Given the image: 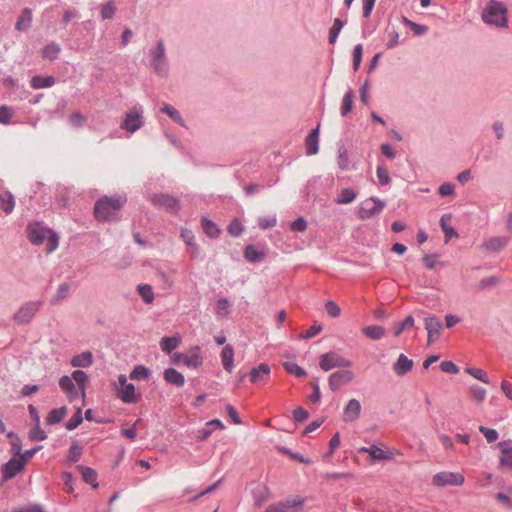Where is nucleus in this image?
Listing matches in <instances>:
<instances>
[{
    "label": "nucleus",
    "instance_id": "1",
    "mask_svg": "<svg viewBox=\"0 0 512 512\" xmlns=\"http://www.w3.org/2000/svg\"><path fill=\"white\" fill-rule=\"evenodd\" d=\"M127 198L122 194L100 197L94 205V216L99 222L116 221Z\"/></svg>",
    "mask_w": 512,
    "mask_h": 512
},
{
    "label": "nucleus",
    "instance_id": "2",
    "mask_svg": "<svg viewBox=\"0 0 512 512\" xmlns=\"http://www.w3.org/2000/svg\"><path fill=\"white\" fill-rule=\"evenodd\" d=\"M27 237L34 245H41L46 242V252L52 253L59 246L58 235L50 228L40 223H30L27 226Z\"/></svg>",
    "mask_w": 512,
    "mask_h": 512
},
{
    "label": "nucleus",
    "instance_id": "3",
    "mask_svg": "<svg viewBox=\"0 0 512 512\" xmlns=\"http://www.w3.org/2000/svg\"><path fill=\"white\" fill-rule=\"evenodd\" d=\"M507 8L498 0H490L482 12V20L487 25L508 27Z\"/></svg>",
    "mask_w": 512,
    "mask_h": 512
},
{
    "label": "nucleus",
    "instance_id": "4",
    "mask_svg": "<svg viewBox=\"0 0 512 512\" xmlns=\"http://www.w3.org/2000/svg\"><path fill=\"white\" fill-rule=\"evenodd\" d=\"M386 202L377 197H369L358 206L357 215L361 220H367L381 214Z\"/></svg>",
    "mask_w": 512,
    "mask_h": 512
},
{
    "label": "nucleus",
    "instance_id": "5",
    "mask_svg": "<svg viewBox=\"0 0 512 512\" xmlns=\"http://www.w3.org/2000/svg\"><path fill=\"white\" fill-rule=\"evenodd\" d=\"M143 126L142 110L137 107L131 108L124 116L121 128L134 133Z\"/></svg>",
    "mask_w": 512,
    "mask_h": 512
},
{
    "label": "nucleus",
    "instance_id": "6",
    "mask_svg": "<svg viewBox=\"0 0 512 512\" xmlns=\"http://www.w3.org/2000/svg\"><path fill=\"white\" fill-rule=\"evenodd\" d=\"M118 383L117 394L124 403H136L139 400L140 397L136 394L135 386L127 382L125 375H119Z\"/></svg>",
    "mask_w": 512,
    "mask_h": 512
},
{
    "label": "nucleus",
    "instance_id": "7",
    "mask_svg": "<svg viewBox=\"0 0 512 512\" xmlns=\"http://www.w3.org/2000/svg\"><path fill=\"white\" fill-rule=\"evenodd\" d=\"M354 379V373L351 370H337L328 378V386L335 392L341 387L349 384Z\"/></svg>",
    "mask_w": 512,
    "mask_h": 512
},
{
    "label": "nucleus",
    "instance_id": "8",
    "mask_svg": "<svg viewBox=\"0 0 512 512\" xmlns=\"http://www.w3.org/2000/svg\"><path fill=\"white\" fill-rule=\"evenodd\" d=\"M464 481L465 478L462 474L453 472H439L432 479V483L439 487L447 485L461 486Z\"/></svg>",
    "mask_w": 512,
    "mask_h": 512
},
{
    "label": "nucleus",
    "instance_id": "9",
    "mask_svg": "<svg viewBox=\"0 0 512 512\" xmlns=\"http://www.w3.org/2000/svg\"><path fill=\"white\" fill-rule=\"evenodd\" d=\"M304 501L305 499L299 496L287 498L284 501L269 505L265 512H294L304 503Z\"/></svg>",
    "mask_w": 512,
    "mask_h": 512
},
{
    "label": "nucleus",
    "instance_id": "10",
    "mask_svg": "<svg viewBox=\"0 0 512 512\" xmlns=\"http://www.w3.org/2000/svg\"><path fill=\"white\" fill-rule=\"evenodd\" d=\"M351 362L336 352L322 354V370L328 371L337 367H349Z\"/></svg>",
    "mask_w": 512,
    "mask_h": 512
},
{
    "label": "nucleus",
    "instance_id": "11",
    "mask_svg": "<svg viewBox=\"0 0 512 512\" xmlns=\"http://www.w3.org/2000/svg\"><path fill=\"white\" fill-rule=\"evenodd\" d=\"M42 302L33 301L24 304L14 315V320L17 323L24 324L31 321L35 313L40 309Z\"/></svg>",
    "mask_w": 512,
    "mask_h": 512
},
{
    "label": "nucleus",
    "instance_id": "12",
    "mask_svg": "<svg viewBox=\"0 0 512 512\" xmlns=\"http://www.w3.org/2000/svg\"><path fill=\"white\" fill-rule=\"evenodd\" d=\"M151 201L154 205L162 207L170 212H176L180 208L179 201L166 194L154 195Z\"/></svg>",
    "mask_w": 512,
    "mask_h": 512
},
{
    "label": "nucleus",
    "instance_id": "13",
    "mask_svg": "<svg viewBox=\"0 0 512 512\" xmlns=\"http://www.w3.org/2000/svg\"><path fill=\"white\" fill-rule=\"evenodd\" d=\"M424 322H425V329L427 330V333H428V342L432 343L436 339H438V337L440 335V331L443 326L442 322L440 321L439 318H437L434 315L426 317Z\"/></svg>",
    "mask_w": 512,
    "mask_h": 512
},
{
    "label": "nucleus",
    "instance_id": "14",
    "mask_svg": "<svg viewBox=\"0 0 512 512\" xmlns=\"http://www.w3.org/2000/svg\"><path fill=\"white\" fill-rule=\"evenodd\" d=\"M24 466V461L21 460L19 456L10 459L2 468L3 479L5 481L12 479Z\"/></svg>",
    "mask_w": 512,
    "mask_h": 512
},
{
    "label": "nucleus",
    "instance_id": "15",
    "mask_svg": "<svg viewBox=\"0 0 512 512\" xmlns=\"http://www.w3.org/2000/svg\"><path fill=\"white\" fill-rule=\"evenodd\" d=\"M512 440L502 441L498 443V447L501 450L499 457V467L512 470V447L510 444Z\"/></svg>",
    "mask_w": 512,
    "mask_h": 512
},
{
    "label": "nucleus",
    "instance_id": "16",
    "mask_svg": "<svg viewBox=\"0 0 512 512\" xmlns=\"http://www.w3.org/2000/svg\"><path fill=\"white\" fill-rule=\"evenodd\" d=\"M361 404L357 399H351L344 407L342 419L346 423H351L359 418Z\"/></svg>",
    "mask_w": 512,
    "mask_h": 512
},
{
    "label": "nucleus",
    "instance_id": "17",
    "mask_svg": "<svg viewBox=\"0 0 512 512\" xmlns=\"http://www.w3.org/2000/svg\"><path fill=\"white\" fill-rule=\"evenodd\" d=\"M270 367L267 364H260L250 372V381L254 384H264L269 379Z\"/></svg>",
    "mask_w": 512,
    "mask_h": 512
},
{
    "label": "nucleus",
    "instance_id": "18",
    "mask_svg": "<svg viewBox=\"0 0 512 512\" xmlns=\"http://www.w3.org/2000/svg\"><path fill=\"white\" fill-rule=\"evenodd\" d=\"M413 361L405 354H400L396 362L393 364V371L397 376H404L413 368Z\"/></svg>",
    "mask_w": 512,
    "mask_h": 512
},
{
    "label": "nucleus",
    "instance_id": "19",
    "mask_svg": "<svg viewBox=\"0 0 512 512\" xmlns=\"http://www.w3.org/2000/svg\"><path fill=\"white\" fill-rule=\"evenodd\" d=\"M154 69L161 73L165 68V48L163 41L157 43L156 49L152 52Z\"/></svg>",
    "mask_w": 512,
    "mask_h": 512
},
{
    "label": "nucleus",
    "instance_id": "20",
    "mask_svg": "<svg viewBox=\"0 0 512 512\" xmlns=\"http://www.w3.org/2000/svg\"><path fill=\"white\" fill-rule=\"evenodd\" d=\"M508 244V238L507 237H492L486 240L482 247L489 252H500L502 251Z\"/></svg>",
    "mask_w": 512,
    "mask_h": 512
},
{
    "label": "nucleus",
    "instance_id": "21",
    "mask_svg": "<svg viewBox=\"0 0 512 512\" xmlns=\"http://www.w3.org/2000/svg\"><path fill=\"white\" fill-rule=\"evenodd\" d=\"M178 361L189 367H198L202 364V358L200 356V348L195 347L192 350L191 355H179Z\"/></svg>",
    "mask_w": 512,
    "mask_h": 512
},
{
    "label": "nucleus",
    "instance_id": "22",
    "mask_svg": "<svg viewBox=\"0 0 512 512\" xmlns=\"http://www.w3.org/2000/svg\"><path fill=\"white\" fill-rule=\"evenodd\" d=\"M32 23V10L30 8H24L21 11L16 23L15 29L18 31H27Z\"/></svg>",
    "mask_w": 512,
    "mask_h": 512
},
{
    "label": "nucleus",
    "instance_id": "23",
    "mask_svg": "<svg viewBox=\"0 0 512 512\" xmlns=\"http://www.w3.org/2000/svg\"><path fill=\"white\" fill-rule=\"evenodd\" d=\"M76 469L80 472L86 483L90 484L94 489L98 487L97 472L94 469L83 465L76 466Z\"/></svg>",
    "mask_w": 512,
    "mask_h": 512
},
{
    "label": "nucleus",
    "instance_id": "24",
    "mask_svg": "<svg viewBox=\"0 0 512 512\" xmlns=\"http://www.w3.org/2000/svg\"><path fill=\"white\" fill-rule=\"evenodd\" d=\"M320 129V123L312 130V132L306 138V152L308 155H313L318 152V131Z\"/></svg>",
    "mask_w": 512,
    "mask_h": 512
},
{
    "label": "nucleus",
    "instance_id": "25",
    "mask_svg": "<svg viewBox=\"0 0 512 512\" xmlns=\"http://www.w3.org/2000/svg\"><path fill=\"white\" fill-rule=\"evenodd\" d=\"M164 379L177 387H182L185 383L184 376L174 368H168L164 371Z\"/></svg>",
    "mask_w": 512,
    "mask_h": 512
},
{
    "label": "nucleus",
    "instance_id": "26",
    "mask_svg": "<svg viewBox=\"0 0 512 512\" xmlns=\"http://www.w3.org/2000/svg\"><path fill=\"white\" fill-rule=\"evenodd\" d=\"M221 361L224 369L231 372L234 367V350L231 346L227 345L221 352Z\"/></svg>",
    "mask_w": 512,
    "mask_h": 512
},
{
    "label": "nucleus",
    "instance_id": "27",
    "mask_svg": "<svg viewBox=\"0 0 512 512\" xmlns=\"http://www.w3.org/2000/svg\"><path fill=\"white\" fill-rule=\"evenodd\" d=\"M450 214H444L440 219V226L445 235V241L448 242L452 237H458V232L455 228L449 225L448 221L451 220Z\"/></svg>",
    "mask_w": 512,
    "mask_h": 512
},
{
    "label": "nucleus",
    "instance_id": "28",
    "mask_svg": "<svg viewBox=\"0 0 512 512\" xmlns=\"http://www.w3.org/2000/svg\"><path fill=\"white\" fill-rule=\"evenodd\" d=\"M67 415V408L65 406L51 410L46 418L48 425H54L61 422Z\"/></svg>",
    "mask_w": 512,
    "mask_h": 512
},
{
    "label": "nucleus",
    "instance_id": "29",
    "mask_svg": "<svg viewBox=\"0 0 512 512\" xmlns=\"http://www.w3.org/2000/svg\"><path fill=\"white\" fill-rule=\"evenodd\" d=\"M362 332L366 337L372 340H379L385 335V329L380 325L366 326L362 329Z\"/></svg>",
    "mask_w": 512,
    "mask_h": 512
},
{
    "label": "nucleus",
    "instance_id": "30",
    "mask_svg": "<svg viewBox=\"0 0 512 512\" xmlns=\"http://www.w3.org/2000/svg\"><path fill=\"white\" fill-rule=\"evenodd\" d=\"M357 197V193L352 188H343L335 198L337 204H349Z\"/></svg>",
    "mask_w": 512,
    "mask_h": 512
},
{
    "label": "nucleus",
    "instance_id": "31",
    "mask_svg": "<svg viewBox=\"0 0 512 512\" xmlns=\"http://www.w3.org/2000/svg\"><path fill=\"white\" fill-rule=\"evenodd\" d=\"M338 166L341 170H347L349 165L348 151L343 141L337 142Z\"/></svg>",
    "mask_w": 512,
    "mask_h": 512
},
{
    "label": "nucleus",
    "instance_id": "32",
    "mask_svg": "<svg viewBox=\"0 0 512 512\" xmlns=\"http://www.w3.org/2000/svg\"><path fill=\"white\" fill-rule=\"evenodd\" d=\"M361 451L369 453L374 460H389L392 459L391 455H388L384 450L379 448L377 445H371L370 447L361 448Z\"/></svg>",
    "mask_w": 512,
    "mask_h": 512
},
{
    "label": "nucleus",
    "instance_id": "33",
    "mask_svg": "<svg viewBox=\"0 0 512 512\" xmlns=\"http://www.w3.org/2000/svg\"><path fill=\"white\" fill-rule=\"evenodd\" d=\"M181 339L180 337H164L161 339L160 347L163 352L171 353L180 345Z\"/></svg>",
    "mask_w": 512,
    "mask_h": 512
},
{
    "label": "nucleus",
    "instance_id": "34",
    "mask_svg": "<svg viewBox=\"0 0 512 512\" xmlns=\"http://www.w3.org/2000/svg\"><path fill=\"white\" fill-rule=\"evenodd\" d=\"M55 83V79L52 76L42 77V76H34L31 79V86L34 89L48 88L53 86Z\"/></svg>",
    "mask_w": 512,
    "mask_h": 512
},
{
    "label": "nucleus",
    "instance_id": "35",
    "mask_svg": "<svg viewBox=\"0 0 512 512\" xmlns=\"http://www.w3.org/2000/svg\"><path fill=\"white\" fill-rule=\"evenodd\" d=\"M253 496L255 500V504L257 506H262L264 502L268 500L269 491L265 485H257L253 490Z\"/></svg>",
    "mask_w": 512,
    "mask_h": 512
},
{
    "label": "nucleus",
    "instance_id": "36",
    "mask_svg": "<svg viewBox=\"0 0 512 512\" xmlns=\"http://www.w3.org/2000/svg\"><path fill=\"white\" fill-rule=\"evenodd\" d=\"M71 364L73 367H89L92 364V354L90 352L81 353L73 357Z\"/></svg>",
    "mask_w": 512,
    "mask_h": 512
},
{
    "label": "nucleus",
    "instance_id": "37",
    "mask_svg": "<svg viewBox=\"0 0 512 512\" xmlns=\"http://www.w3.org/2000/svg\"><path fill=\"white\" fill-rule=\"evenodd\" d=\"M15 206V200L12 194L9 192H5L3 194H0V208L6 212L10 213L13 211Z\"/></svg>",
    "mask_w": 512,
    "mask_h": 512
},
{
    "label": "nucleus",
    "instance_id": "38",
    "mask_svg": "<svg viewBox=\"0 0 512 512\" xmlns=\"http://www.w3.org/2000/svg\"><path fill=\"white\" fill-rule=\"evenodd\" d=\"M137 291L145 303L150 304L153 302L154 292H153V288L151 285H149V284L138 285Z\"/></svg>",
    "mask_w": 512,
    "mask_h": 512
},
{
    "label": "nucleus",
    "instance_id": "39",
    "mask_svg": "<svg viewBox=\"0 0 512 512\" xmlns=\"http://www.w3.org/2000/svg\"><path fill=\"white\" fill-rule=\"evenodd\" d=\"M244 256L250 262H259L264 259L265 254L258 251L253 245H249L245 249Z\"/></svg>",
    "mask_w": 512,
    "mask_h": 512
},
{
    "label": "nucleus",
    "instance_id": "40",
    "mask_svg": "<svg viewBox=\"0 0 512 512\" xmlns=\"http://www.w3.org/2000/svg\"><path fill=\"white\" fill-rule=\"evenodd\" d=\"M70 292V285L67 283H62L58 286L55 295L51 299L52 304H57L61 300L65 299Z\"/></svg>",
    "mask_w": 512,
    "mask_h": 512
},
{
    "label": "nucleus",
    "instance_id": "41",
    "mask_svg": "<svg viewBox=\"0 0 512 512\" xmlns=\"http://www.w3.org/2000/svg\"><path fill=\"white\" fill-rule=\"evenodd\" d=\"M60 51L61 47L58 44L51 43L43 48L42 55L46 59L54 60L58 57Z\"/></svg>",
    "mask_w": 512,
    "mask_h": 512
},
{
    "label": "nucleus",
    "instance_id": "42",
    "mask_svg": "<svg viewBox=\"0 0 512 512\" xmlns=\"http://www.w3.org/2000/svg\"><path fill=\"white\" fill-rule=\"evenodd\" d=\"M116 5L114 1H108L101 5L100 14L103 20L111 19L116 13Z\"/></svg>",
    "mask_w": 512,
    "mask_h": 512
},
{
    "label": "nucleus",
    "instance_id": "43",
    "mask_svg": "<svg viewBox=\"0 0 512 512\" xmlns=\"http://www.w3.org/2000/svg\"><path fill=\"white\" fill-rule=\"evenodd\" d=\"M150 376V371L143 365L136 366L130 373L131 380H146Z\"/></svg>",
    "mask_w": 512,
    "mask_h": 512
},
{
    "label": "nucleus",
    "instance_id": "44",
    "mask_svg": "<svg viewBox=\"0 0 512 512\" xmlns=\"http://www.w3.org/2000/svg\"><path fill=\"white\" fill-rule=\"evenodd\" d=\"M353 98L354 95L352 90H349L344 94L342 105L340 108L342 116H346L351 111L353 105Z\"/></svg>",
    "mask_w": 512,
    "mask_h": 512
},
{
    "label": "nucleus",
    "instance_id": "45",
    "mask_svg": "<svg viewBox=\"0 0 512 512\" xmlns=\"http://www.w3.org/2000/svg\"><path fill=\"white\" fill-rule=\"evenodd\" d=\"M344 24L345 23L339 18H336L334 20L333 26L331 27V29L329 31V43L330 44H334L336 42L338 35L341 32Z\"/></svg>",
    "mask_w": 512,
    "mask_h": 512
},
{
    "label": "nucleus",
    "instance_id": "46",
    "mask_svg": "<svg viewBox=\"0 0 512 512\" xmlns=\"http://www.w3.org/2000/svg\"><path fill=\"white\" fill-rule=\"evenodd\" d=\"M465 372L469 375H471L472 377H474L475 379L485 383V384H489L490 383V380L487 376V373L482 370V369H479V368H473V367H467L465 369Z\"/></svg>",
    "mask_w": 512,
    "mask_h": 512
},
{
    "label": "nucleus",
    "instance_id": "47",
    "mask_svg": "<svg viewBox=\"0 0 512 512\" xmlns=\"http://www.w3.org/2000/svg\"><path fill=\"white\" fill-rule=\"evenodd\" d=\"M415 320L413 316H407L402 322L397 323L394 326V335L399 336L405 329L412 328L414 326Z\"/></svg>",
    "mask_w": 512,
    "mask_h": 512
},
{
    "label": "nucleus",
    "instance_id": "48",
    "mask_svg": "<svg viewBox=\"0 0 512 512\" xmlns=\"http://www.w3.org/2000/svg\"><path fill=\"white\" fill-rule=\"evenodd\" d=\"M376 175L378 183L382 186L389 185L391 183V177L388 170L383 165H378L376 169Z\"/></svg>",
    "mask_w": 512,
    "mask_h": 512
},
{
    "label": "nucleus",
    "instance_id": "49",
    "mask_svg": "<svg viewBox=\"0 0 512 512\" xmlns=\"http://www.w3.org/2000/svg\"><path fill=\"white\" fill-rule=\"evenodd\" d=\"M161 111L163 113H166L173 121H175L176 123L180 124V125H184V122H183V119L179 113L178 110H176L174 107L168 105V104H165L162 108H161Z\"/></svg>",
    "mask_w": 512,
    "mask_h": 512
},
{
    "label": "nucleus",
    "instance_id": "50",
    "mask_svg": "<svg viewBox=\"0 0 512 512\" xmlns=\"http://www.w3.org/2000/svg\"><path fill=\"white\" fill-rule=\"evenodd\" d=\"M72 380L75 381L77 383V385L79 386L80 390L82 391V394L84 395L85 393V383L87 382V374L82 371V370H75L73 373H72Z\"/></svg>",
    "mask_w": 512,
    "mask_h": 512
},
{
    "label": "nucleus",
    "instance_id": "51",
    "mask_svg": "<svg viewBox=\"0 0 512 512\" xmlns=\"http://www.w3.org/2000/svg\"><path fill=\"white\" fill-rule=\"evenodd\" d=\"M87 122V117L80 111L73 112L69 117V123L75 128L82 127Z\"/></svg>",
    "mask_w": 512,
    "mask_h": 512
},
{
    "label": "nucleus",
    "instance_id": "52",
    "mask_svg": "<svg viewBox=\"0 0 512 512\" xmlns=\"http://www.w3.org/2000/svg\"><path fill=\"white\" fill-rule=\"evenodd\" d=\"M29 438L32 441H43L47 438L45 431L40 427V423H35L29 432Z\"/></svg>",
    "mask_w": 512,
    "mask_h": 512
},
{
    "label": "nucleus",
    "instance_id": "53",
    "mask_svg": "<svg viewBox=\"0 0 512 512\" xmlns=\"http://www.w3.org/2000/svg\"><path fill=\"white\" fill-rule=\"evenodd\" d=\"M82 453H83V448L80 445L74 443L71 445V447L69 449L67 460L70 463H76L81 458Z\"/></svg>",
    "mask_w": 512,
    "mask_h": 512
},
{
    "label": "nucleus",
    "instance_id": "54",
    "mask_svg": "<svg viewBox=\"0 0 512 512\" xmlns=\"http://www.w3.org/2000/svg\"><path fill=\"white\" fill-rule=\"evenodd\" d=\"M202 228L204 232L211 238L217 237L219 234V229L217 228L216 224L206 218L202 219Z\"/></svg>",
    "mask_w": 512,
    "mask_h": 512
},
{
    "label": "nucleus",
    "instance_id": "55",
    "mask_svg": "<svg viewBox=\"0 0 512 512\" xmlns=\"http://www.w3.org/2000/svg\"><path fill=\"white\" fill-rule=\"evenodd\" d=\"M14 116V110L12 107L3 105L0 107V123L8 125Z\"/></svg>",
    "mask_w": 512,
    "mask_h": 512
},
{
    "label": "nucleus",
    "instance_id": "56",
    "mask_svg": "<svg viewBox=\"0 0 512 512\" xmlns=\"http://www.w3.org/2000/svg\"><path fill=\"white\" fill-rule=\"evenodd\" d=\"M324 307H325L327 314L332 318H337L341 314V308L339 307V305L336 302H334L332 300L326 301L324 304Z\"/></svg>",
    "mask_w": 512,
    "mask_h": 512
},
{
    "label": "nucleus",
    "instance_id": "57",
    "mask_svg": "<svg viewBox=\"0 0 512 512\" xmlns=\"http://www.w3.org/2000/svg\"><path fill=\"white\" fill-rule=\"evenodd\" d=\"M469 392L478 403H482L486 397V390L478 385L471 386Z\"/></svg>",
    "mask_w": 512,
    "mask_h": 512
},
{
    "label": "nucleus",
    "instance_id": "58",
    "mask_svg": "<svg viewBox=\"0 0 512 512\" xmlns=\"http://www.w3.org/2000/svg\"><path fill=\"white\" fill-rule=\"evenodd\" d=\"M283 366H284L285 370L290 374H294L295 376H298V377L305 375V371L300 366H298L296 363H294L292 361L284 362Z\"/></svg>",
    "mask_w": 512,
    "mask_h": 512
},
{
    "label": "nucleus",
    "instance_id": "59",
    "mask_svg": "<svg viewBox=\"0 0 512 512\" xmlns=\"http://www.w3.org/2000/svg\"><path fill=\"white\" fill-rule=\"evenodd\" d=\"M499 283V278L496 276H489L486 278H483L478 283V289L479 290H485L488 288H492L496 286Z\"/></svg>",
    "mask_w": 512,
    "mask_h": 512
},
{
    "label": "nucleus",
    "instance_id": "60",
    "mask_svg": "<svg viewBox=\"0 0 512 512\" xmlns=\"http://www.w3.org/2000/svg\"><path fill=\"white\" fill-rule=\"evenodd\" d=\"M229 301L227 298H221L216 302L215 312L220 316H226L229 313Z\"/></svg>",
    "mask_w": 512,
    "mask_h": 512
},
{
    "label": "nucleus",
    "instance_id": "61",
    "mask_svg": "<svg viewBox=\"0 0 512 512\" xmlns=\"http://www.w3.org/2000/svg\"><path fill=\"white\" fill-rule=\"evenodd\" d=\"M479 431L484 435V437L486 438L488 443L495 442L499 437L497 430L492 429V428L480 426Z\"/></svg>",
    "mask_w": 512,
    "mask_h": 512
},
{
    "label": "nucleus",
    "instance_id": "62",
    "mask_svg": "<svg viewBox=\"0 0 512 512\" xmlns=\"http://www.w3.org/2000/svg\"><path fill=\"white\" fill-rule=\"evenodd\" d=\"M438 194L441 197L452 196L455 194V185L451 182H445L440 185Z\"/></svg>",
    "mask_w": 512,
    "mask_h": 512
},
{
    "label": "nucleus",
    "instance_id": "63",
    "mask_svg": "<svg viewBox=\"0 0 512 512\" xmlns=\"http://www.w3.org/2000/svg\"><path fill=\"white\" fill-rule=\"evenodd\" d=\"M363 47L357 44L353 50V69L358 70L362 61Z\"/></svg>",
    "mask_w": 512,
    "mask_h": 512
},
{
    "label": "nucleus",
    "instance_id": "64",
    "mask_svg": "<svg viewBox=\"0 0 512 512\" xmlns=\"http://www.w3.org/2000/svg\"><path fill=\"white\" fill-rule=\"evenodd\" d=\"M59 386L61 389L67 393H72V391L75 388V385L73 383V380L69 376H63L59 380Z\"/></svg>",
    "mask_w": 512,
    "mask_h": 512
}]
</instances>
